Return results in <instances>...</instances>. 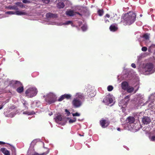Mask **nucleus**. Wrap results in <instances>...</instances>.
<instances>
[{
    "label": "nucleus",
    "mask_w": 155,
    "mask_h": 155,
    "mask_svg": "<svg viewBox=\"0 0 155 155\" xmlns=\"http://www.w3.org/2000/svg\"><path fill=\"white\" fill-rule=\"evenodd\" d=\"M136 18L135 13L130 12L123 16L121 21L124 23V25H130L134 22Z\"/></svg>",
    "instance_id": "f257e3e1"
},
{
    "label": "nucleus",
    "mask_w": 155,
    "mask_h": 155,
    "mask_svg": "<svg viewBox=\"0 0 155 155\" xmlns=\"http://www.w3.org/2000/svg\"><path fill=\"white\" fill-rule=\"evenodd\" d=\"M38 91L36 88L32 87L28 89L25 92L26 96L28 98H31L36 95Z\"/></svg>",
    "instance_id": "f03ea898"
},
{
    "label": "nucleus",
    "mask_w": 155,
    "mask_h": 155,
    "mask_svg": "<svg viewBox=\"0 0 155 155\" xmlns=\"http://www.w3.org/2000/svg\"><path fill=\"white\" fill-rule=\"evenodd\" d=\"M153 65L152 63H147L143 69V72L145 74H150L153 73L154 71H152Z\"/></svg>",
    "instance_id": "7ed1b4c3"
},
{
    "label": "nucleus",
    "mask_w": 155,
    "mask_h": 155,
    "mask_svg": "<svg viewBox=\"0 0 155 155\" xmlns=\"http://www.w3.org/2000/svg\"><path fill=\"white\" fill-rule=\"evenodd\" d=\"M72 103L73 106L75 108L79 107L82 105L81 100L78 98H74L72 101Z\"/></svg>",
    "instance_id": "20e7f679"
},
{
    "label": "nucleus",
    "mask_w": 155,
    "mask_h": 155,
    "mask_svg": "<svg viewBox=\"0 0 155 155\" xmlns=\"http://www.w3.org/2000/svg\"><path fill=\"white\" fill-rule=\"evenodd\" d=\"M47 100L48 103L50 104L54 103L56 101V98L55 95L52 94H51L48 95Z\"/></svg>",
    "instance_id": "39448f33"
},
{
    "label": "nucleus",
    "mask_w": 155,
    "mask_h": 155,
    "mask_svg": "<svg viewBox=\"0 0 155 155\" xmlns=\"http://www.w3.org/2000/svg\"><path fill=\"white\" fill-rule=\"evenodd\" d=\"M100 124L101 127L104 128L107 127L110 124L109 120H106L104 119H102L100 121Z\"/></svg>",
    "instance_id": "423d86ee"
},
{
    "label": "nucleus",
    "mask_w": 155,
    "mask_h": 155,
    "mask_svg": "<svg viewBox=\"0 0 155 155\" xmlns=\"http://www.w3.org/2000/svg\"><path fill=\"white\" fill-rule=\"evenodd\" d=\"M151 121L150 119L147 117H143L142 119V123L145 124H147Z\"/></svg>",
    "instance_id": "0eeeda50"
},
{
    "label": "nucleus",
    "mask_w": 155,
    "mask_h": 155,
    "mask_svg": "<svg viewBox=\"0 0 155 155\" xmlns=\"http://www.w3.org/2000/svg\"><path fill=\"white\" fill-rule=\"evenodd\" d=\"M46 16L47 18H56L57 17V15L56 14L49 12L46 14Z\"/></svg>",
    "instance_id": "6e6552de"
},
{
    "label": "nucleus",
    "mask_w": 155,
    "mask_h": 155,
    "mask_svg": "<svg viewBox=\"0 0 155 155\" xmlns=\"http://www.w3.org/2000/svg\"><path fill=\"white\" fill-rule=\"evenodd\" d=\"M0 150L5 155H10V153L7 149L5 148H1Z\"/></svg>",
    "instance_id": "1a4fd4ad"
},
{
    "label": "nucleus",
    "mask_w": 155,
    "mask_h": 155,
    "mask_svg": "<svg viewBox=\"0 0 155 155\" xmlns=\"http://www.w3.org/2000/svg\"><path fill=\"white\" fill-rule=\"evenodd\" d=\"M128 87V83L126 82H123L121 83V87L123 89L126 90Z\"/></svg>",
    "instance_id": "9d476101"
},
{
    "label": "nucleus",
    "mask_w": 155,
    "mask_h": 155,
    "mask_svg": "<svg viewBox=\"0 0 155 155\" xmlns=\"http://www.w3.org/2000/svg\"><path fill=\"white\" fill-rule=\"evenodd\" d=\"M66 14L67 15L70 16H72L74 15H75V12L73 10H70L68 11H66Z\"/></svg>",
    "instance_id": "9b49d317"
},
{
    "label": "nucleus",
    "mask_w": 155,
    "mask_h": 155,
    "mask_svg": "<svg viewBox=\"0 0 155 155\" xmlns=\"http://www.w3.org/2000/svg\"><path fill=\"white\" fill-rule=\"evenodd\" d=\"M6 8L9 10H18V9L16 5H14L13 6L9 5L7 6Z\"/></svg>",
    "instance_id": "f8f14e48"
},
{
    "label": "nucleus",
    "mask_w": 155,
    "mask_h": 155,
    "mask_svg": "<svg viewBox=\"0 0 155 155\" xmlns=\"http://www.w3.org/2000/svg\"><path fill=\"white\" fill-rule=\"evenodd\" d=\"M113 100L112 98H109L107 97H106L105 98H104L103 101V102L104 103H105L108 102L109 104H111L113 102Z\"/></svg>",
    "instance_id": "ddd939ff"
},
{
    "label": "nucleus",
    "mask_w": 155,
    "mask_h": 155,
    "mask_svg": "<svg viewBox=\"0 0 155 155\" xmlns=\"http://www.w3.org/2000/svg\"><path fill=\"white\" fill-rule=\"evenodd\" d=\"M55 121L57 123H58L59 124H61L60 123H59V122L61 121L62 120V117L61 115H58L55 118H54Z\"/></svg>",
    "instance_id": "4468645a"
},
{
    "label": "nucleus",
    "mask_w": 155,
    "mask_h": 155,
    "mask_svg": "<svg viewBox=\"0 0 155 155\" xmlns=\"http://www.w3.org/2000/svg\"><path fill=\"white\" fill-rule=\"evenodd\" d=\"M24 90V87L23 85L21 86L17 87L16 90V91L18 93H21Z\"/></svg>",
    "instance_id": "2eb2a0df"
},
{
    "label": "nucleus",
    "mask_w": 155,
    "mask_h": 155,
    "mask_svg": "<svg viewBox=\"0 0 155 155\" xmlns=\"http://www.w3.org/2000/svg\"><path fill=\"white\" fill-rule=\"evenodd\" d=\"M57 6L59 8H62L64 7L65 5L63 2H60L57 4Z\"/></svg>",
    "instance_id": "dca6fc26"
},
{
    "label": "nucleus",
    "mask_w": 155,
    "mask_h": 155,
    "mask_svg": "<svg viewBox=\"0 0 155 155\" xmlns=\"http://www.w3.org/2000/svg\"><path fill=\"white\" fill-rule=\"evenodd\" d=\"M148 51L150 53H152L155 51V45H152L150 46L148 49Z\"/></svg>",
    "instance_id": "f3484780"
},
{
    "label": "nucleus",
    "mask_w": 155,
    "mask_h": 155,
    "mask_svg": "<svg viewBox=\"0 0 155 155\" xmlns=\"http://www.w3.org/2000/svg\"><path fill=\"white\" fill-rule=\"evenodd\" d=\"M109 28L111 31H115L117 29V28L114 25H111Z\"/></svg>",
    "instance_id": "a211bd4d"
},
{
    "label": "nucleus",
    "mask_w": 155,
    "mask_h": 155,
    "mask_svg": "<svg viewBox=\"0 0 155 155\" xmlns=\"http://www.w3.org/2000/svg\"><path fill=\"white\" fill-rule=\"evenodd\" d=\"M128 122L130 124L133 123L135 121V118L133 117H129L127 118Z\"/></svg>",
    "instance_id": "6ab92c4d"
},
{
    "label": "nucleus",
    "mask_w": 155,
    "mask_h": 155,
    "mask_svg": "<svg viewBox=\"0 0 155 155\" xmlns=\"http://www.w3.org/2000/svg\"><path fill=\"white\" fill-rule=\"evenodd\" d=\"M15 14L17 15H27V13L25 12L17 11L15 12Z\"/></svg>",
    "instance_id": "aec40b11"
},
{
    "label": "nucleus",
    "mask_w": 155,
    "mask_h": 155,
    "mask_svg": "<svg viewBox=\"0 0 155 155\" xmlns=\"http://www.w3.org/2000/svg\"><path fill=\"white\" fill-rule=\"evenodd\" d=\"M14 85L15 87H18L23 85V84L20 82L16 81H15Z\"/></svg>",
    "instance_id": "412c9836"
},
{
    "label": "nucleus",
    "mask_w": 155,
    "mask_h": 155,
    "mask_svg": "<svg viewBox=\"0 0 155 155\" xmlns=\"http://www.w3.org/2000/svg\"><path fill=\"white\" fill-rule=\"evenodd\" d=\"M134 89L133 87H128L127 89L126 90L129 93L132 92L134 91Z\"/></svg>",
    "instance_id": "4be33fe9"
},
{
    "label": "nucleus",
    "mask_w": 155,
    "mask_h": 155,
    "mask_svg": "<svg viewBox=\"0 0 155 155\" xmlns=\"http://www.w3.org/2000/svg\"><path fill=\"white\" fill-rule=\"evenodd\" d=\"M23 104L24 105V107H25V110H28V108L27 106L28 105V103H27L26 101L25 100H23Z\"/></svg>",
    "instance_id": "5701e85b"
},
{
    "label": "nucleus",
    "mask_w": 155,
    "mask_h": 155,
    "mask_svg": "<svg viewBox=\"0 0 155 155\" xmlns=\"http://www.w3.org/2000/svg\"><path fill=\"white\" fill-rule=\"evenodd\" d=\"M15 4L17 6H19L21 8H25L24 5L21 2H17Z\"/></svg>",
    "instance_id": "b1692460"
},
{
    "label": "nucleus",
    "mask_w": 155,
    "mask_h": 155,
    "mask_svg": "<svg viewBox=\"0 0 155 155\" xmlns=\"http://www.w3.org/2000/svg\"><path fill=\"white\" fill-rule=\"evenodd\" d=\"M104 13V11L103 9H99L97 11V13L100 16H102Z\"/></svg>",
    "instance_id": "393cba45"
},
{
    "label": "nucleus",
    "mask_w": 155,
    "mask_h": 155,
    "mask_svg": "<svg viewBox=\"0 0 155 155\" xmlns=\"http://www.w3.org/2000/svg\"><path fill=\"white\" fill-rule=\"evenodd\" d=\"M64 99H70L71 98V96L70 94H64Z\"/></svg>",
    "instance_id": "a878e982"
},
{
    "label": "nucleus",
    "mask_w": 155,
    "mask_h": 155,
    "mask_svg": "<svg viewBox=\"0 0 155 155\" xmlns=\"http://www.w3.org/2000/svg\"><path fill=\"white\" fill-rule=\"evenodd\" d=\"M149 35L148 33H145L143 35V37L146 40H149Z\"/></svg>",
    "instance_id": "bb28decb"
},
{
    "label": "nucleus",
    "mask_w": 155,
    "mask_h": 155,
    "mask_svg": "<svg viewBox=\"0 0 155 155\" xmlns=\"http://www.w3.org/2000/svg\"><path fill=\"white\" fill-rule=\"evenodd\" d=\"M95 95V94H94L92 91H90V92H89L88 94V96L91 97H94Z\"/></svg>",
    "instance_id": "cd10ccee"
},
{
    "label": "nucleus",
    "mask_w": 155,
    "mask_h": 155,
    "mask_svg": "<svg viewBox=\"0 0 155 155\" xmlns=\"http://www.w3.org/2000/svg\"><path fill=\"white\" fill-rule=\"evenodd\" d=\"M78 97H77L76 98H78L80 99L81 100L84 97L83 95V94H79V93L78 94Z\"/></svg>",
    "instance_id": "c85d7f7f"
},
{
    "label": "nucleus",
    "mask_w": 155,
    "mask_h": 155,
    "mask_svg": "<svg viewBox=\"0 0 155 155\" xmlns=\"http://www.w3.org/2000/svg\"><path fill=\"white\" fill-rule=\"evenodd\" d=\"M113 87L111 85H109L107 87V89L109 91H112L113 89Z\"/></svg>",
    "instance_id": "c756f323"
},
{
    "label": "nucleus",
    "mask_w": 155,
    "mask_h": 155,
    "mask_svg": "<svg viewBox=\"0 0 155 155\" xmlns=\"http://www.w3.org/2000/svg\"><path fill=\"white\" fill-rule=\"evenodd\" d=\"M64 96L63 95L60 96L58 100V101H61L64 99Z\"/></svg>",
    "instance_id": "7c9ffc66"
},
{
    "label": "nucleus",
    "mask_w": 155,
    "mask_h": 155,
    "mask_svg": "<svg viewBox=\"0 0 155 155\" xmlns=\"http://www.w3.org/2000/svg\"><path fill=\"white\" fill-rule=\"evenodd\" d=\"M6 14H7L9 15H13V14H15V12H14L13 11H8L6 12Z\"/></svg>",
    "instance_id": "2f4dec72"
},
{
    "label": "nucleus",
    "mask_w": 155,
    "mask_h": 155,
    "mask_svg": "<svg viewBox=\"0 0 155 155\" xmlns=\"http://www.w3.org/2000/svg\"><path fill=\"white\" fill-rule=\"evenodd\" d=\"M76 118H74L73 119H70L69 122L70 123H73L76 121Z\"/></svg>",
    "instance_id": "473e14b6"
},
{
    "label": "nucleus",
    "mask_w": 155,
    "mask_h": 155,
    "mask_svg": "<svg viewBox=\"0 0 155 155\" xmlns=\"http://www.w3.org/2000/svg\"><path fill=\"white\" fill-rule=\"evenodd\" d=\"M43 3L45 4H48L50 2V0H42Z\"/></svg>",
    "instance_id": "72a5a7b5"
},
{
    "label": "nucleus",
    "mask_w": 155,
    "mask_h": 155,
    "mask_svg": "<svg viewBox=\"0 0 155 155\" xmlns=\"http://www.w3.org/2000/svg\"><path fill=\"white\" fill-rule=\"evenodd\" d=\"M72 115L73 116H79L80 114L78 112H76L75 113L73 114Z\"/></svg>",
    "instance_id": "f704fd0d"
},
{
    "label": "nucleus",
    "mask_w": 155,
    "mask_h": 155,
    "mask_svg": "<svg viewBox=\"0 0 155 155\" xmlns=\"http://www.w3.org/2000/svg\"><path fill=\"white\" fill-rule=\"evenodd\" d=\"M22 2L24 3H29L31 2L30 1L28 0H23Z\"/></svg>",
    "instance_id": "c9c22d12"
},
{
    "label": "nucleus",
    "mask_w": 155,
    "mask_h": 155,
    "mask_svg": "<svg viewBox=\"0 0 155 155\" xmlns=\"http://www.w3.org/2000/svg\"><path fill=\"white\" fill-rule=\"evenodd\" d=\"M142 50L143 51H146L147 49V48L146 47H143L142 48Z\"/></svg>",
    "instance_id": "e433bc0d"
},
{
    "label": "nucleus",
    "mask_w": 155,
    "mask_h": 155,
    "mask_svg": "<svg viewBox=\"0 0 155 155\" xmlns=\"http://www.w3.org/2000/svg\"><path fill=\"white\" fill-rule=\"evenodd\" d=\"M81 28L83 31H85L87 29L86 27L84 25Z\"/></svg>",
    "instance_id": "4c0bfd02"
},
{
    "label": "nucleus",
    "mask_w": 155,
    "mask_h": 155,
    "mask_svg": "<svg viewBox=\"0 0 155 155\" xmlns=\"http://www.w3.org/2000/svg\"><path fill=\"white\" fill-rule=\"evenodd\" d=\"M150 140H151L152 141H155V136H152V137H151Z\"/></svg>",
    "instance_id": "58836bf2"
},
{
    "label": "nucleus",
    "mask_w": 155,
    "mask_h": 155,
    "mask_svg": "<svg viewBox=\"0 0 155 155\" xmlns=\"http://www.w3.org/2000/svg\"><path fill=\"white\" fill-rule=\"evenodd\" d=\"M131 66L132 67L134 68H136V66L135 64L132 63L131 64Z\"/></svg>",
    "instance_id": "ea45409f"
},
{
    "label": "nucleus",
    "mask_w": 155,
    "mask_h": 155,
    "mask_svg": "<svg viewBox=\"0 0 155 155\" xmlns=\"http://www.w3.org/2000/svg\"><path fill=\"white\" fill-rule=\"evenodd\" d=\"M71 21H67L66 22L65 24L66 25H68L71 23Z\"/></svg>",
    "instance_id": "a19ab883"
},
{
    "label": "nucleus",
    "mask_w": 155,
    "mask_h": 155,
    "mask_svg": "<svg viewBox=\"0 0 155 155\" xmlns=\"http://www.w3.org/2000/svg\"><path fill=\"white\" fill-rule=\"evenodd\" d=\"M110 17V15L109 14H107L104 16V18H106V17L109 18Z\"/></svg>",
    "instance_id": "79ce46f5"
},
{
    "label": "nucleus",
    "mask_w": 155,
    "mask_h": 155,
    "mask_svg": "<svg viewBox=\"0 0 155 155\" xmlns=\"http://www.w3.org/2000/svg\"><path fill=\"white\" fill-rule=\"evenodd\" d=\"M45 154V153H43L41 154H39L38 153H35L34 154H33L32 155H44Z\"/></svg>",
    "instance_id": "37998d69"
},
{
    "label": "nucleus",
    "mask_w": 155,
    "mask_h": 155,
    "mask_svg": "<svg viewBox=\"0 0 155 155\" xmlns=\"http://www.w3.org/2000/svg\"><path fill=\"white\" fill-rule=\"evenodd\" d=\"M104 19L105 22L106 23H107V22H109V20L108 19H106V18H104Z\"/></svg>",
    "instance_id": "c03bdc74"
},
{
    "label": "nucleus",
    "mask_w": 155,
    "mask_h": 155,
    "mask_svg": "<svg viewBox=\"0 0 155 155\" xmlns=\"http://www.w3.org/2000/svg\"><path fill=\"white\" fill-rule=\"evenodd\" d=\"M130 95H127V96H126L124 98L125 99H128V100H129V98H130Z\"/></svg>",
    "instance_id": "a18cd8bd"
},
{
    "label": "nucleus",
    "mask_w": 155,
    "mask_h": 155,
    "mask_svg": "<svg viewBox=\"0 0 155 155\" xmlns=\"http://www.w3.org/2000/svg\"><path fill=\"white\" fill-rule=\"evenodd\" d=\"M10 108L12 109H14L15 108V107L14 105H12L11 107Z\"/></svg>",
    "instance_id": "49530a36"
},
{
    "label": "nucleus",
    "mask_w": 155,
    "mask_h": 155,
    "mask_svg": "<svg viewBox=\"0 0 155 155\" xmlns=\"http://www.w3.org/2000/svg\"><path fill=\"white\" fill-rule=\"evenodd\" d=\"M6 143H5L4 142L0 141V145L4 144H5Z\"/></svg>",
    "instance_id": "de8ad7c7"
},
{
    "label": "nucleus",
    "mask_w": 155,
    "mask_h": 155,
    "mask_svg": "<svg viewBox=\"0 0 155 155\" xmlns=\"http://www.w3.org/2000/svg\"><path fill=\"white\" fill-rule=\"evenodd\" d=\"M75 15H76V14H77L80 15H82L78 12H75Z\"/></svg>",
    "instance_id": "09e8293b"
},
{
    "label": "nucleus",
    "mask_w": 155,
    "mask_h": 155,
    "mask_svg": "<svg viewBox=\"0 0 155 155\" xmlns=\"http://www.w3.org/2000/svg\"><path fill=\"white\" fill-rule=\"evenodd\" d=\"M65 111L68 114H70V112L68 111V110L67 109L65 110Z\"/></svg>",
    "instance_id": "8fccbe9b"
},
{
    "label": "nucleus",
    "mask_w": 155,
    "mask_h": 155,
    "mask_svg": "<svg viewBox=\"0 0 155 155\" xmlns=\"http://www.w3.org/2000/svg\"><path fill=\"white\" fill-rule=\"evenodd\" d=\"M3 106V105H1L0 106V110L2 109V108Z\"/></svg>",
    "instance_id": "3c124183"
},
{
    "label": "nucleus",
    "mask_w": 155,
    "mask_h": 155,
    "mask_svg": "<svg viewBox=\"0 0 155 155\" xmlns=\"http://www.w3.org/2000/svg\"><path fill=\"white\" fill-rule=\"evenodd\" d=\"M117 130L119 131H120V128H118L117 129Z\"/></svg>",
    "instance_id": "603ef678"
},
{
    "label": "nucleus",
    "mask_w": 155,
    "mask_h": 155,
    "mask_svg": "<svg viewBox=\"0 0 155 155\" xmlns=\"http://www.w3.org/2000/svg\"><path fill=\"white\" fill-rule=\"evenodd\" d=\"M52 114H53V113H52V112H51V113H50V114H49V115L50 116H51V115H52Z\"/></svg>",
    "instance_id": "864d4df0"
},
{
    "label": "nucleus",
    "mask_w": 155,
    "mask_h": 155,
    "mask_svg": "<svg viewBox=\"0 0 155 155\" xmlns=\"http://www.w3.org/2000/svg\"><path fill=\"white\" fill-rule=\"evenodd\" d=\"M138 90V88H137V90H135V91H134V93H136V92Z\"/></svg>",
    "instance_id": "5fc2aeb1"
},
{
    "label": "nucleus",
    "mask_w": 155,
    "mask_h": 155,
    "mask_svg": "<svg viewBox=\"0 0 155 155\" xmlns=\"http://www.w3.org/2000/svg\"><path fill=\"white\" fill-rule=\"evenodd\" d=\"M140 17H142V14H140Z\"/></svg>",
    "instance_id": "6e6d98bb"
},
{
    "label": "nucleus",
    "mask_w": 155,
    "mask_h": 155,
    "mask_svg": "<svg viewBox=\"0 0 155 155\" xmlns=\"http://www.w3.org/2000/svg\"><path fill=\"white\" fill-rule=\"evenodd\" d=\"M8 144V145H10V144H8V143H7Z\"/></svg>",
    "instance_id": "4d7b16f0"
},
{
    "label": "nucleus",
    "mask_w": 155,
    "mask_h": 155,
    "mask_svg": "<svg viewBox=\"0 0 155 155\" xmlns=\"http://www.w3.org/2000/svg\"><path fill=\"white\" fill-rule=\"evenodd\" d=\"M80 135L81 136V134H80Z\"/></svg>",
    "instance_id": "13d9d810"
}]
</instances>
